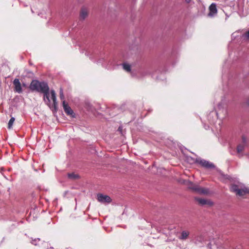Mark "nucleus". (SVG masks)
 <instances>
[{
  "label": "nucleus",
  "instance_id": "nucleus-1",
  "mask_svg": "<svg viewBox=\"0 0 249 249\" xmlns=\"http://www.w3.org/2000/svg\"><path fill=\"white\" fill-rule=\"evenodd\" d=\"M194 240L195 243L200 247L206 244L207 249H217L221 248L223 249H241V248L240 245L234 247L235 245L233 242L230 241L223 242L219 237L210 239L206 244V236L204 234H200L196 236Z\"/></svg>",
  "mask_w": 249,
  "mask_h": 249
},
{
  "label": "nucleus",
  "instance_id": "nucleus-2",
  "mask_svg": "<svg viewBox=\"0 0 249 249\" xmlns=\"http://www.w3.org/2000/svg\"><path fill=\"white\" fill-rule=\"evenodd\" d=\"M30 89L33 91H37L42 93L46 92L49 90L48 84L45 82H40L37 80H33L29 87Z\"/></svg>",
  "mask_w": 249,
  "mask_h": 249
},
{
  "label": "nucleus",
  "instance_id": "nucleus-3",
  "mask_svg": "<svg viewBox=\"0 0 249 249\" xmlns=\"http://www.w3.org/2000/svg\"><path fill=\"white\" fill-rule=\"evenodd\" d=\"M189 188L192 190L194 192L197 193L199 194L207 195L209 193V190L206 188H201L197 185L191 183Z\"/></svg>",
  "mask_w": 249,
  "mask_h": 249
},
{
  "label": "nucleus",
  "instance_id": "nucleus-4",
  "mask_svg": "<svg viewBox=\"0 0 249 249\" xmlns=\"http://www.w3.org/2000/svg\"><path fill=\"white\" fill-rule=\"evenodd\" d=\"M196 162L199 164L202 167L206 169H214L215 165L212 163L208 160L201 158H197L196 160Z\"/></svg>",
  "mask_w": 249,
  "mask_h": 249
},
{
  "label": "nucleus",
  "instance_id": "nucleus-5",
  "mask_svg": "<svg viewBox=\"0 0 249 249\" xmlns=\"http://www.w3.org/2000/svg\"><path fill=\"white\" fill-rule=\"evenodd\" d=\"M247 144V140L244 136L242 138V142L239 144L237 146L236 151L238 154V156L240 157L241 153L244 150L245 147Z\"/></svg>",
  "mask_w": 249,
  "mask_h": 249
},
{
  "label": "nucleus",
  "instance_id": "nucleus-6",
  "mask_svg": "<svg viewBox=\"0 0 249 249\" xmlns=\"http://www.w3.org/2000/svg\"><path fill=\"white\" fill-rule=\"evenodd\" d=\"M97 200L102 203H109L111 201L110 196L101 194L97 195Z\"/></svg>",
  "mask_w": 249,
  "mask_h": 249
},
{
  "label": "nucleus",
  "instance_id": "nucleus-7",
  "mask_svg": "<svg viewBox=\"0 0 249 249\" xmlns=\"http://www.w3.org/2000/svg\"><path fill=\"white\" fill-rule=\"evenodd\" d=\"M209 13L208 14V16L210 17H213L215 16L217 13V10L216 8V5L215 3H213L210 5L209 8Z\"/></svg>",
  "mask_w": 249,
  "mask_h": 249
},
{
  "label": "nucleus",
  "instance_id": "nucleus-8",
  "mask_svg": "<svg viewBox=\"0 0 249 249\" xmlns=\"http://www.w3.org/2000/svg\"><path fill=\"white\" fill-rule=\"evenodd\" d=\"M195 199L198 202V203L201 206L205 205H208L209 206H212L213 202L210 200H207L203 198H195Z\"/></svg>",
  "mask_w": 249,
  "mask_h": 249
},
{
  "label": "nucleus",
  "instance_id": "nucleus-9",
  "mask_svg": "<svg viewBox=\"0 0 249 249\" xmlns=\"http://www.w3.org/2000/svg\"><path fill=\"white\" fill-rule=\"evenodd\" d=\"M63 107L65 113L69 115H72L73 111L71 107L67 104L65 101H63Z\"/></svg>",
  "mask_w": 249,
  "mask_h": 249
},
{
  "label": "nucleus",
  "instance_id": "nucleus-10",
  "mask_svg": "<svg viewBox=\"0 0 249 249\" xmlns=\"http://www.w3.org/2000/svg\"><path fill=\"white\" fill-rule=\"evenodd\" d=\"M190 234V232L188 231H181L180 235L178 237V238L180 240H186L187 239Z\"/></svg>",
  "mask_w": 249,
  "mask_h": 249
},
{
  "label": "nucleus",
  "instance_id": "nucleus-11",
  "mask_svg": "<svg viewBox=\"0 0 249 249\" xmlns=\"http://www.w3.org/2000/svg\"><path fill=\"white\" fill-rule=\"evenodd\" d=\"M88 10L85 8H83L80 12V18H81L84 19L88 16Z\"/></svg>",
  "mask_w": 249,
  "mask_h": 249
},
{
  "label": "nucleus",
  "instance_id": "nucleus-12",
  "mask_svg": "<svg viewBox=\"0 0 249 249\" xmlns=\"http://www.w3.org/2000/svg\"><path fill=\"white\" fill-rule=\"evenodd\" d=\"M42 93L44 94V100L47 105H49L50 103V100L49 98V90L46 92H43Z\"/></svg>",
  "mask_w": 249,
  "mask_h": 249
},
{
  "label": "nucleus",
  "instance_id": "nucleus-13",
  "mask_svg": "<svg viewBox=\"0 0 249 249\" xmlns=\"http://www.w3.org/2000/svg\"><path fill=\"white\" fill-rule=\"evenodd\" d=\"M247 188L245 189H239L237 192L236 193V195L239 196H243L246 194H247Z\"/></svg>",
  "mask_w": 249,
  "mask_h": 249
},
{
  "label": "nucleus",
  "instance_id": "nucleus-14",
  "mask_svg": "<svg viewBox=\"0 0 249 249\" xmlns=\"http://www.w3.org/2000/svg\"><path fill=\"white\" fill-rule=\"evenodd\" d=\"M150 74V71L148 69H144L139 71L140 77H144Z\"/></svg>",
  "mask_w": 249,
  "mask_h": 249
},
{
  "label": "nucleus",
  "instance_id": "nucleus-15",
  "mask_svg": "<svg viewBox=\"0 0 249 249\" xmlns=\"http://www.w3.org/2000/svg\"><path fill=\"white\" fill-rule=\"evenodd\" d=\"M51 96H52L51 97L53 101L54 107H55V106L57 104V103H56V94H55V91L54 90H51Z\"/></svg>",
  "mask_w": 249,
  "mask_h": 249
},
{
  "label": "nucleus",
  "instance_id": "nucleus-16",
  "mask_svg": "<svg viewBox=\"0 0 249 249\" xmlns=\"http://www.w3.org/2000/svg\"><path fill=\"white\" fill-rule=\"evenodd\" d=\"M17 92H22L21 86L18 79H17Z\"/></svg>",
  "mask_w": 249,
  "mask_h": 249
},
{
  "label": "nucleus",
  "instance_id": "nucleus-17",
  "mask_svg": "<svg viewBox=\"0 0 249 249\" xmlns=\"http://www.w3.org/2000/svg\"><path fill=\"white\" fill-rule=\"evenodd\" d=\"M15 119L14 117H12L10 119L8 124V128L9 129H10L12 128V126L14 122H15Z\"/></svg>",
  "mask_w": 249,
  "mask_h": 249
},
{
  "label": "nucleus",
  "instance_id": "nucleus-18",
  "mask_svg": "<svg viewBox=\"0 0 249 249\" xmlns=\"http://www.w3.org/2000/svg\"><path fill=\"white\" fill-rule=\"evenodd\" d=\"M239 188L238 186L235 184H232L230 187L231 191L235 193H236L237 192V191H238V190H239Z\"/></svg>",
  "mask_w": 249,
  "mask_h": 249
},
{
  "label": "nucleus",
  "instance_id": "nucleus-19",
  "mask_svg": "<svg viewBox=\"0 0 249 249\" xmlns=\"http://www.w3.org/2000/svg\"><path fill=\"white\" fill-rule=\"evenodd\" d=\"M243 40H249V30L243 34L241 36Z\"/></svg>",
  "mask_w": 249,
  "mask_h": 249
},
{
  "label": "nucleus",
  "instance_id": "nucleus-20",
  "mask_svg": "<svg viewBox=\"0 0 249 249\" xmlns=\"http://www.w3.org/2000/svg\"><path fill=\"white\" fill-rule=\"evenodd\" d=\"M123 69L126 71L129 72L131 71L130 66L127 63L123 64Z\"/></svg>",
  "mask_w": 249,
  "mask_h": 249
},
{
  "label": "nucleus",
  "instance_id": "nucleus-21",
  "mask_svg": "<svg viewBox=\"0 0 249 249\" xmlns=\"http://www.w3.org/2000/svg\"><path fill=\"white\" fill-rule=\"evenodd\" d=\"M40 238H35L34 239H32V241H31V243L35 245V246H36L38 244V243L40 241Z\"/></svg>",
  "mask_w": 249,
  "mask_h": 249
},
{
  "label": "nucleus",
  "instance_id": "nucleus-22",
  "mask_svg": "<svg viewBox=\"0 0 249 249\" xmlns=\"http://www.w3.org/2000/svg\"><path fill=\"white\" fill-rule=\"evenodd\" d=\"M60 98L61 100H64V95L63 94V90L62 88H60Z\"/></svg>",
  "mask_w": 249,
  "mask_h": 249
},
{
  "label": "nucleus",
  "instance_id": "nucleus-23",
  "mask_svg": "<svg viewBox=\"0 0 249 249\" xmlns=\"http://www.w3.org/2000/svg\"><path fill=\"white\" fill-rule=\"evenodd\" d=\"M214 114L215 113L214 112H211L210 113H209V114L208 116V119L209 121L210 122V124H213L214 123L213 121H211L210 120V118L213 115V114Z\"/></svg>",
  "mask_w": 249,
  "mask_h": 249
},
{
  "label": "nucleus",
  "instance_id": "nucleus-24",
  "mask_svg": "<svg viewBox=\"0 0 249 249\" xmlns=\"http://www.w3.org/2000/svg\"><path fill=\"white\" fill-rule=\"evenodd\" d=\"M68 177L70 178H77V175H75L73 173H69L68 174Z\"/></svg>",
  "mask_w": 249,
  "mask_h": 249
},
{
  "label": "nucleus",
  "instance_id": "nucleus-25",
  "mask_svg": "<svg viewBox=\"0 0 249 249\" xmlns=\"http://www.w3.org/2000/svg\"><path fill=\"white\" fill-rule=\"evenodd\" d=\"M118 131L122 135H124V132L123 130V127L122 126H120L118 129Z\"/></svg>",
  "mask_w": 249,
  "mask_h": 249
},
{
  "label": "nucleus",
  "instance_id": "nucleus-26",
  "mask_svg": "<svg viewBox=\"0 0 249 249\" xmlns=\"http://www.w3.org/2000/svg\"><path fill=\"white\" fill-rule=\"evenodd\" d=\"M16 79H15L13 81V83L14 86V91H16Z\"/></svg>",
  "mask_w": 249,
  "mask_h": 249
},
{
  "label": "nucleus",
  "instance_id": "nucleus-27",
  "mask_svg": "<svg viewBox=\"0 0 249 249\" xmlns=\"http://www.w3.org/2000/svg\"><path fill=\"white\" fill-rule=\"evenodd\" d=\"M204 128H205L206 129H208L209 128V125H206V124H205V125H204Z\"/></svg>",
  "mask_w": 249,
  "mask_h": 249
},
{
  "label": "nucleus",
  "instance_id": "nucleus-28",
  "mask_svg": "<svg viewBox=\"0 0 249 249\" xmlns=\"http://www.w3.org/2000/svg\"><path fill=\"white\" fill-rule=\"evenodd\" d=\"M235 33H234L232 34L231 36L232 37L235 38L236 37V36L235 35Z\"/></svg>",
  "mask_w": 249,
  "mask_h": 249
},
{
  "label": "nucleus",
  "instance_id": "nucleus-29",
  "mask_svg": "<svg viewBox=\"0 0 249 249\" xmlns=\"http://www.w3.org/2000/svg\"><path fill=\"white\" fill-rule=\"evenodd\" d=\"M185 1L187 3H189L191 1V0H185Z\"/></svg>",
  "mask_w": 249,
  "mask_h": 249
},
{
  "label": "nucleus",
  "instance_id": "nucleus-30",
  "mask_svg": "<svg viewBox=\"0 0 249 249\" xmlns=\"http://www.w3.org/2000/svg\"><path fill=\"white\" fill-rule=\"evenodd\" d=\"M247 193L249 194V189L247 188Z\"/></svg>",
  "mask_w": 249,
  "mask_h": 249
},
{
  "label": "nucleus",
  "instance_id": "nucleus-31",
  "mask_svg": "<svg viewBox=\"0 0 249 249\" xmlns=\"http://www.w3.org/2000/svg\"><path fill=\"white\" fill-rule=\"evenodd\" d=\"M114 109H115V110H117H117H118V108H116V107H115V108H114Z\"/></svg>",
  "mask_w": 249,
  "mask_h": 249
},
{
  "label": "nucleus",
  "instance_id": "nucleus-32",
  "mask_svg": "<svg viewBox=\"0 0 249 249\" xmlns=\"http://www.w3.org/2000/svg\"><path fill=\"white\" fill-rule=\"evenodd\" d=\"M110 115H112V116H115V114H111Z\"/></svg>",
  "mask_w": 249,
  "mask_h": 249
},
{
  "label": "nucleus",
  "instance_id": "nucleus-33",
  "mask_svg": "<svg viewBox=\"0 0 249 249\" xmlns=\"http://www.w3.org/2000/svg\"><path fill=\"white\" fill-rule=\"evenodd\" d=\"M23 86H24V87H25V86H26V85H25V84H23Z\"/></svg>",
  "mask_w": 249,
  "mask_h": 249
}]
</instances>
